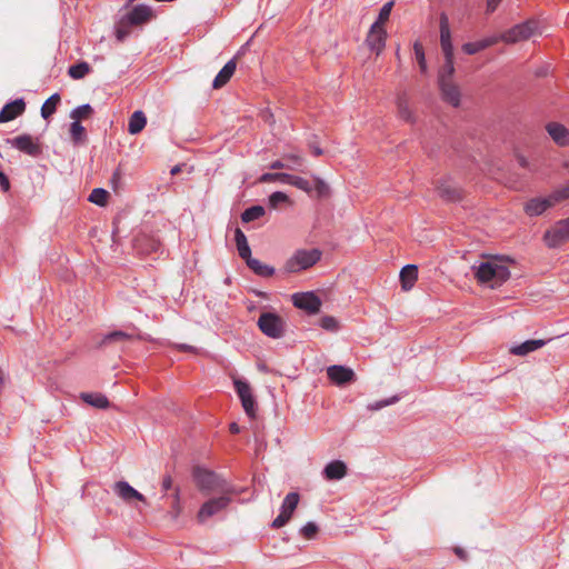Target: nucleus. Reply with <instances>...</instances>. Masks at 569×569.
Returning <instances> with one entry per match:
<instances>
[{"instance_id":"nucleus-1","label":"nucleus","mask_w":569,"mask_h":569,"mask_svg":"<svg viewBox=\"0 0 569 569\" xmlns=\"http://www.w3.org/2000/svg\"><path fill=\"white\" fill-rule=\"evenodd\" d=\"M196 486L201 492H219L223 495H236L238 491L224 478L217 472L203 467H196L192 471Z\"/></svg>"},{"instance_id":"nucleus-2","label":"nucleus","mask_w":569,"mask_h":569,"mask_svg":"<svg viewBox=\"0 0 569 569\" xmlns=\"http://www.w3.org/2000/svg\"><path fill=\"white\" fill-rule=\"evenodd\" d=\"M475 276L479 282L488 283L490 288L495 289L510 278V270L496 261H485L477 267Z\"/></svg>"},{"instance_id":"nucleus-3","label":"nucleus","mask_w":569,"mask_h":569,"mask_svg":"<svg viewBox=\"0 0 569 569\" xmlns=\"http://www.w3.org/2000/svg\"><path fill=\"white\" fill-rule=\"evenodd\" d=\"M322 252L319 249H300L290 257L284 264L289 273H297L315 266L321 259Z\"/></svg>"},{"instance_id":"nucleus-4","label":"nucleus","mask_w":569,"mask_h":569,"mask_svg":"<svg viewBox=\"0 0 569 569\" xmlns=\"http://www.w3.org/2000/svg\"><path fill=\"white\" fill-rule=\"evenodd\" d=\"M6 143L32 158H39L42 154L40 138L32 137L29 133H22L14 138H7Z\"/></svg>"},{"instance_id":"nucleus-5","label":"nucleus","mask_w":569,"mask_h":569,"mask_svg":"<svg viewBox=\"0 0 569 569\" xmlns=\"http://www.w3.org/2000/svg\"><path fill=\"white\" fill-rule=\"evenodd\" d=\"M258 327L263 335L272 339H279L284 335V322L280 316L273 312L261 313Z\"/></svg>"},{"instance_id":"nucleus-6","label":"nucleus","mask_w":569,"mask_h":569,"mask_svg":"<svg viewBox=\"0 0 569 569\" xmlns=\"http://www.w3.org/2000/svg\"><path fill=\"white\" fill-rule=\"evenodd\" d=\"M231 495L221 493L220 497L211 498L202 503L200 507L197 519L200 523L206 522L209 518L216 516L224 510L231 502Z\"/></svg>"},{"instance_id":"nucleus-7","label":"nucleus","mask_w":569,"mask_h":569,"mask_svg":"<svg viewBox=\"0 0 569 569\" xmlns=\"http://www.w3.org/2000/svg\"><path fill=\"white\" fill-rule=\"evenodd\" d=\"M543 240L549 248H558L569 241V218L557 221L545 232Z\"/></svg>"},{"instance_id":"nucleus-8","label":"nucleus","mask_w":569,"mask_h":569,"mask_svg":"<svg viewBox=\"0 0 569 569\" xmlns=\"http://www.w3.org/2000/svg\"><path fill=\"white\" fill-rule=\"evenodd\" d=\"M234 389L240 398L241 406L249 418H254L257 415V401L252 395L250 385L241 379H236Z\"/></svg>"},{"instance_id":"nucleus-9","label":"nucleus","mask_w":569,"mask_h":569,"mask_svg":"<svg viewBox=\"0 0 569 569\" xmlns=\"http://www.w3.org/2000/svg\"><path fill=\"white\" fill-rule=\"evenodd\" d=\"M538 23L533 20H528L522 23L516 24L511 29H509L503 36L502 39L506 42H518L522 40L529 39L535 34L537 30Z\"/></svg>"},{"instance_id":"nucleus-10","label":"nucleus","mask_w":569,"mask_h":569,"mask_svg":"<svg viewBox=\"0 0 569 569\" xmlns=\"http://www.w3.org/2000/svg\"><path fill=\"white\" fill-rule=\"evenodd\" d=\"M299 493L298 492H289L280 508V513L277 516V518L272 521V527L276 529H279L283 527L291 518L295 509L297 508L299 503Z\"/></svg>"},{"instance_id":"nucleus-11","label":"nucleus","mask_w":569,"mask_h":569,"mask_svg":"<svg viewBox=\"0 0 569 569\" xmlns=\"http://www.w3.org/2000/svg\"><path fill=\"white\" fill-rule=\"evenodd\" d=\"M123 23L139 27L148 23L153 18L152 8L148 4H137L129 12L122 16Z\"/></svg>"},{"instance_id":"nucleus-12","label":"nucleus","mask_w":569,"mask_h":569,"mask_svg":"<svg viewBox=\"0 0 569 569\" xmlns=\"http://www.w3.org/2000/svg\"><path fill=\"white\" fill-rule=\"evenodd\" d=\"M292 302L296 308L305 310L310 315L319 312L322 303L321 299L312 291L295 293Z\"/></svg>"},{"instance_id":"nucleus-13","label":"nucleus","mask_w":569,"mask_h":569,"mask_svg":"<svg viewBox=\"0 0 569 569\" xmlns=\"http://www.w3.org/2000/svg\"><path fill=\"white\" fill-rule=\"evenodd\" d=\"M144 337L140 333V331L131 326L130 330H114L109 333H106L100 342L101 346L123 342V341H132V340H143Z\"/></svg>"},{"instance_id":"nucleus-14","label":"nucleus","mask_w":569,"mask_h":569,"mask_svg":"<svg viewBox=\"0 0 569 569\" xmlns=\"http://www.w3.org/2000/svg\"><path fill=\"white\" fill-rule=\"evenodd\" d=\"M327 376L337 386H345L356 380L355 371L341 365L329 366Z\"/></svg>"},{"instance_id":"nucleus-15","label":"nucleus","mask_w":569,"mask_h":569,"mask_svg":"<svg viewBox=\"0 0 569 569\" xmlns=\"http://www.w3.org/2000/svg\"><path fill=\"white\" fill-rule=\"evenodd\" d=\"M437 192L447 202H456L461 199V189L450 178L438 181Z\"/></svg>"},{"instance_id":"nucleus-16","label":"nucleus","mask_w":569,"mask_h":569,"mask_svg":"<svg viewBox=\"0 0 569 569\" xmlns=\"http://www.w3.org/2000/svg\"><path fill=\"white\" fill-rule=\"evenodd\" d=\"M440 27V44L445 57L453 56V46L451 42V31L449 27V19L445 12L439 17Z\"/></svg>"},{"instance_id":"nucleus-17","label":"nucleus","mask_w":569,"mask_h":569,"mask_svg":"<svg viewBox=\"0 0 569 569\" xmlns=\"http://www.w3.org/2000/svg\"><path fill=\"white\" fill-rule=\"evenodd\" d=\"M113 491L126 502H131L132 500L146 502V497L124 480L117 481L113 485Z\"/></svg>"},{"instance_id":"nucleus-18","label":"nucleus","mask_w":569,"mask_h":569,"mask_svg":"<svg viewBox=\"0 0 569 569\" xmlns=\"http://www.w3.org/2000/svg\"><path fill=\"white\" fill-rule=\"evenodd\" d=\"M386 31L382 27H378V23H373L370 27V31L367 37V44L371 51L379 54L386 46Z\"/></svg>"},{"instance_id":"nucleus-19","label":"nucleus","mask_w":569,"mask_h":569,"mask_svg":"<svg viewBox=\"0 0 569 569\" xmlns=\"http://www.w3.org/2000/svg\"><path fill=\"white\" fill-rule=\"evenodd\" d=\"M26 110V102L23 98L16 99L8 102L0 110V123L9 122L17 117L21 116Z\"/></svg>"},{"instance_id":"nucleus-20","label":"nucleus","mask_w":569,"mask_h":569,"mask_svg":"<svg viewBox=\"0 0 569 569\" xmlns=\"http://www.w3.org/2000/svg\"><path fill=\"white\" fill-rule=\"evenodd\" d=\"M161 247L160 240L153 236L141 234L134 239V248L142 254L158 252Z\"/></svg>"},{"instance_id":"nucleus-21","label":"nucleus","mask_w":569,"mask_h":569,"mask_svg":"<svg viewBox=\"0 0 569 569\" xmlns=\"http://www.w3.org/2000/svg\"><path fill=\"white\" fill-rule=\"evenodd\" d=\"M551 139L560 147L569 146V130L561 123L550 122L546 127Z\"/></svg>"},{"instance_id":"nucleus-22","label":"nucleus","mask_w":569,"mask_h":569,"mask_svg":"<svg viewBox=\"0 0 569 569\" xmlns=\"http://www.w3.org/2000/svg\"><path fill=\"white\" fill-rule=\"evenodd\" d=\"M439 87L443 100L450 103L452 107H458L460 103L459 88L449 80H441V82H439Z\"/></svg>"},{"instance_id":"nucleus-23","label":"nucleus","mask_w":569,"mask_h":569,"mask_svg":"<svg viewBox=\"0 0 569 569\" xmlns=\"http://www.w3.org/2000/svg\"><path fill=\"white\" fill-rule=\"evenodd\" d=\"M303 164V158L297 153L286 154L283 160H274L269 164L271 170H296Z\"/></svg>"},{"instance_id":"nucleus-24","label":"nucleus","mask_w":569,"mask_h":569,"mask_svg":"<svg viewBox=\"0 0 569 569\" xmlns=\"http://www.w3.org/2000/svg\"><path fill=\"white\" fill-rule=\"evenodd\" d=\"M327 480H340L347 475V466L341 460H332L325 467L322 471Z\"/></svg>"},{"instance_id":"nucleus-25","label":"nucleus","mask_w":569,"mask_h":569,"mask_svg":"<svg viewBox=\"0 0 569 569\" xmlns=\"http://www.w3.org/2000/svg\"><path fill=\"white\" fill-rule=\"evenodd\" d=\"M552 206L553 203L549 196L546 198H533L526 203L525 210L527 214L535 217L540 216Z\"/></svg>"},{"instance_id":"nucleus-26","label":"nucleus","mask_w":569,"mask_h":569,"mask_svg":"<svg viewBox=\"0 0 569 569\" xmlns=\"http://www.w3.org/2000/svg\"><path fill=\"white\" fill-rule=\"evenodd\" d=\"M548 340L530 339L519 345L511 347L510 352L516 356H526L546 346Z\"/></svg>"},{"instance_id":"nucleus-27","label":"nucleus","mask_w":569,"mask_h":569,"mask_svg":"<svg viewBox=\"0 0 569 569\" xmlns=\"http://www.w3.org/2000/svg\"><path fill=\"white\" fill-rule=\"evenodd\" d=\"M237 68V63L234 59L229 60L222 69L218 72L216 78L212 81L213 89L222 88L224 84L229 82L231 77L233 76Z\"/></svg>"},{"instance_id":"nucleus-28","label":"nucleus","mask_w":569,"mask_h":569,"mask_svg":"<svg viewBox=\"0 0 569 569\" xmlns=\"http://www.w3.org/2000/svg\"><path fill=\"white\" fill-rule=\"evenodd\" d=\"M399 277H400L401 288L405 291L410 290L418 279L417 266L416 264H407V266L402 267Z\"/></svg>"},{"instance_id":"nucleus-29","label":"nucleus","mask_w":569,"mask_h":569,"mask_svg":"<svg viewBox=\"0 0 569 569\" xmlns=\"http://www.w3.org/2000/svg\"><path fill=\"white\" fill-rule=\"evenodd\" d=\"M234 241L237 246L238 253L240 258L248 262V259H251V249L248 243L247 237L240 228L234 230Z\"/></svg>"},{"instance_id":"nucleus-30","label":"nucleus","mask_w":569,"mask_h":569,"mask_svg":"<svg viewBox=\"0 0 569 569\" xmlns=\"http://www.w3.org/2000/svg\"><path fill=\"white\" fill-rule=\"evenodd\" d=\"M497 42L496 37L485 38L475 42H467L462 46V50L467 54H476L481 50H485Z\"/></svg>"},{"instance_id":"nucleus-31","label":"nucleus","mask_w":569,"mask_h":569,"mask_svg":"<svg viewBox=\"0 0 569 569\" xmlns=\"http://www.w3.org/2000/svg\"><path fill=\"white\" fill-rule=\"evenodd\" d=\"M80 398L86 403L98 409H107L110 406L108 398L100 392H82Z\"/></svg>"},{"instance_id":"nucleus-32","label":"nucleus","mask_w":569,"mask_h":569,"mask_svg":"<svg viewBox=\"0 0 569 569\" xmlns=\"http://www.w3.org/2000/svg\"><path fill=\"white\" fill-rule=\"evenodd\" d=\"M247 266L257 276L262 277V278L272 277L276 272V269L273 267L262 263L260 260H258L256 258L248 259Z\"/></svg>"},{"instance_id":"nucleus-33","label":"nucleus","mask_w":569,"mask_h":569,"mask_svg":"<svg viewBox=\"0 0 569 569\" xmlns=\"http://www.w3.org/2000/svg\"><path fill=\"white\" fill-rule=\"evenodd\" d=\"M147 124V117L141 110L134 111L128 123V131L130 134H137L143 130Z\"/></svg>"},{"instance_id":"nucleus-34","label":"nucleus","mask_w":569,"mask_h":569,"mask_svg":"<svg viewBox=\"0 0 569 569\" xmlns=\"http://www.w3.org/2000/svg\"><path fill=\"white\" fill-rule=\"evenodd\" d=\"M60 102L59 93L50 96L41 107V117L48 120L57 110V106Z\"/></svg>"},{"instance_id":"nucleus-35","label":"nucleus","mask_w":569,"mask_h":569,"mask_svg":"<svg viewBox=\"0 0 569 569\" xmlns=\"http://www.w3.org/2000/svg\"><path fill=\"white\" fill-rule=\"evenodd\" d=\"M91 71V67L88 62L81 61L69 67L68 74L70 78L79 80L84 78Z\"/></svg>"},{"instance_id":"nucleus-36","label":"nucleus","mask_w":569,"mask_h":569,"mask_svg":"<svg viewBox=\"0 0 569 569\" xmlns=\"http://www.w3.org/2000/svg\"><path fill=\"white\" fill-rule=\"evenodd\" d=\"M291 174L286 172H264L262 173L258 181L261 183H270V182H281L289 184Z\"/></svg>"},{"instance_id":"nucleus-37","label":"nucleus","mask_w":569,"mask_h":569,"mask_svg":"<svg viewBox=\"0 0 569 569\" xmlns=\"http://www.w3.org/2000/svg\"><path fill=\"white\" fill-rule=\"evenodd\" d=\"M264 213H266V210L262 206H260V204L251 206V207L247 208L241 213V220L244 223H249L251 221L260 219L261 217L264 216Z\"/></svg>"},{"instance_id":"nucleus-38","label":"nucleus","mask_w":569,"mask_h":569,"mask_svg":"<svg viewBox=\"0 0 569 569\" xmlns=\"http://www.w3.org/2000/svg\"><path fill=\"white\" fill-rule=\"evenodd\" d=\"M70 137L74 144L84 142L87 139L86 129L79 121H73L70 124Z\"/></svg>"},{"instance_id":"nucleus-39","label":"nucleus","mask_w":569,"mask_h":569,"mask_svg":"<svg viewBox=\"0 0 569 569\" xmlns=\"http://www.w3.org/2000/svg\"><path fill=\"white\" fill-rule=\"evenodd\" d=\"M315 184L312 186V196L317 199H325L330 196V187L319 177H315Z\"/></svg>"},{"instance_id":"nucleus-40","label":"nucleus","mask_w":569,"mask_h":569,"mask_svg":"<svg viewBox=\"0 0 569 569\" xmlns=\"http://www.w3.org/2000/svg\"><path fill=\"white\" fill-rule=\"evenodd\" d=\"M453 73H455L453 56L445 57V63H443L441 70L439 71L438 82H441V80L451 81Z\"/></svg>"},{"instance_id":"nucleus-41","label":"nucleus","mask_w":569,"mask_h":569,"mask_svg":"<svg viewBox=\"0 0 569 569\" xmlns=\"http://www.w3.org/2000/svg\"><path fill=\"white\" fill-rule=\"evenodd\" d=\"M108 197H109V193L106 189L94 188L91 191L88 200L97 206L104 207L107 204Z\"/></svg>"},{"instance_id":"nucleus-42","label":"nucleus","mask_w":569,"mask_h":569,"mask_svg":"<svg viewBox=\"0 0 569 569\" xmlns=\"http://www.w3.org/2000/svg\"><path fill=\"white\" fill-rule=\"evenodd\" d=\"M93 113V108L89 103H83L81 106H78L70 112V118L73 119V121H81V119H84Z\"/></svg>"},{"instance_id":"nucleus-43","label":"nucleus","mask_w":569,"mask_h":569,"mask_svg":"<svg viewBox=\"0 0 569 569\" xmlns=\"http://www.w3.org/2000/svg\"><path fill=\"white\" fill-rule=\"evenodd\" d=\"M289 184L305 191L309 196H312L311 182L302 177L291 174Z\"/></svg>"},{"instance_id":"nucleus-44","label":"nucleus","mask_w":569,"mask_h":569,"mask_svg":"<svg viewBox=\"0 0 569 569\" xmlns=\"http://www.w3.org/2000/svg\"><path fill=\"white\" fill-rule=\"evenodd\" d=\"M132 26L123 23V17H121L116 27H114V34L118 41H124L129 34H130V28Z\"/></svg>"},{"instance_id":"nucleus-45","label":"nucleus","mask_w":569,"mask_h":569,"mask_svg":"<svg viewBox=\"0 0 569 569\" xmlns=\"http://www.w3.org/2000/svg\"><path fill=\"white\" fill-rule=\"evenodd\" d=\"M289 201V197L282 191H274L269 196L268 202L270 208L277 209L281 203Z\"/></svg>"},{"instance_id":"nucleus-46","label":"nucleus","mask_w":569,"mask_h":569,"mask_svg":"<svg viewBox=\"0 0 569 569\" xmlns=\"http://www.w3.org/2000/svg\"><path fill=\"white\" fill-rule=\"evenodd\" d=\"M319 326L327 331L336 332L339 329V322L338 320L332 316H323L320 321Z\"/></svg>"},{"instance_id":"nucleus-47","label":"nucleus","mask_w":569,"mask_h":569,"mask_svg":"<svg viewBox=\"0 0 569 569\" xmlns=\"http://www.w3.org/2000/svg\"><path fill=\"white\" fill-rule=\"evenodd\" d=\"M413 51H415V56H416V59L418 61L421 72H426L427 63H426L425 50H423L422 44L419 41H416L413 43Z\"/></svg>"},{"instance_id":"nucleus-48","label":"nucleus","mask_w":569,"mask_h":569,"mask_svg":"<svg viewBox=\"0 0 569 569\" xmlns=\"http://www.w3.org/2000/svg\"><path fill=\"white\" fill-rule=\"evenodd\" d=\"M392 7H393V2L392 1L386 2L381 7V9L379 11V14H378V19L375 22V23H378V27H381V24L385 23L389 19L391 10H392Z\"/></svg>"},{"instance_id":"nucleus-49","label":"nucleus","mask_w":569,"mask_h":569,"mask_svg":"<svg viewBox=\"0 0 569 569\" xmlns=\"http://www.w3.org/2000/svg\"><path fill=\"white\" fill-rule=\"evenodd\" d=\"M553 206L565 199H569V183L562 188H559L549 194Z\"/></svg>"},{"instance_id":"nucleus-50","label":"nucleus","mask_w":569,"mask_h":569,"mask_svg":"<svg viewBox=\"0 0 569 569\" xmlns=\"http://www.w3.org/2000/svg\"><path fill=\"white\" fill-rule=\"evenodd\" d=\"M110 183H111V187H112V189L114 191L122 187V183H123V172H122L120 167H118L113 171V173H112V176L110 178Z\"/></svg>"},{"instance_id":"nucleus-51","label":"nucleus","mask_w":569,"mask_h":569,"mask_svg":"<svg viewBox=\"0 0 569 569\" xmlns=\"http://www.w3.org/2000/svg\"><path fill=\"white\" fill-rule=\"evenodd\" d=\"M397 401H399V397L398 396H393V397H390L388 399H383V400H379V401H376L373 403H370L368 406V408L370 410H375L376 411V410H380V409H382V408H385L387 406L393 405Z\"/></svg>"},{"instance_id":"nucleus-52","label":"nucleus","mask_w":569,"mask_h":569,"mask_svg":"<svg viewBox=\"0 0 569 569\" xmlns=\"http://www.w3.org/2000/svg\"><path fill=\"white\" fill-rule=\"evenodd\" d=\"M300 532L306 539H312L318 532V526L315 522L309 521L301 528Z\"/></svg>"},{"instance_id":"nucleus-53","label":"nucleus","mask_w":569,"mask_h":569,"mask_svg":"<svg viewBox=\"0 0 569 569\" xmlns=\"http://www.w3.org/2000/svg\"><path fill=\"white\" fill-rule=\"evenodd\" d=\"M398 110H399L400 117L403 120H406V121H410L411 120V112H410L407 103L402 99L398 100Z\"/></svg>"},{"instance_id":"nucleus-54","label":"nucleus","mask_w":569,"mask_h":569,"mask_svg":"<svg viewBox=\"0 0 569 569\" xmlns=\"http://www.w3.org/2000/svg\"><path fill=\"white\" fill-rule=\"evenodd\" d=\"M174 348L182 352H193L196 353L198 350L196 347L187 345V343H176Z\"/></svg>"},{"instance_id":"nucleus-55","label":"nucleus","mask_w":569,"mask_h":569,"mask_svg":"<svg viewBox=\"0 0 569 569\" xmlns=\"http://www.w3.org/2000/svg\"><path fill=\"white\" fill-rule=\"evenodd\" d=\"M0 188L3 191H8L10 189V181L7 174L0 170Z\"/></svg>"},{"instance_id":"nucleus-56","label":"nucleus","mask_w":569,"mask_h":569,"mask_svg":"<svg viewBox=\"0 0 569 569\" xmlns=\"http://www.w3.org/2000/svg\"><path fill=\"white\" fill-rule=\"evenodd\" d=\"M162 491L167 492L172 488V478L170 475H166L161 481Z\"/></svg>"},{"instance_id":"nucleus-57","label":"nucleus","mask_w":569,"mask_h":569,"mask_svg":"<svg viewBox=\"0 0 569 569\" xmlns=\"http://www.w3.org/2000/svg\"><path fill=\"white\" fill-rule=\"evenodd\" d=\"M500 2L501 0H487V12H493Z\"/></svg>"},{"instance_id":"nucleus-58","label":"nucleus","mask_w":569,"mask_h":569,"mask_svg":"<svg viewBox=\"0 0 569 569\" xmlns=\"http://www.w3.org/2000/svg\"><path fill=\"white\" fill-rule=\"evenodd\" d=\"M455 553L461 559V560H467V552L460 548V547H456L455 548Z\"/></svg>"},{"instance_id":"nucleus-59","label":"nucleus","mask_w":569,"mask_h":569,"mask_svg":"<svg viewBox=\"0 0 569 569\" xmlns=\"http://www.w3.org/2000/svg\"><path fill=\"white\" fill-rule=\"evenodd\" d=\"M311 151H312V154L316 156V157H319L322 154V149L318 146H311Z\"/></svg>"},{"instance_id":"nucleus-60","label":"nucleus","mask_w":569,"mask_h":569,"mask_svg":"<svg viewBox=\"0 0 569 569\" xmlns=\"http://www.w3.org/2000/svg\"><path fill=\"white\" fill-rule=\"evenodd\" d=\"M229 430H230L231 433H239L240 432V427L238 426V423L232 422L229 426Z\"/></svg>"},{"instance_id":"nucleus-61","label":"nucleus","mask_w":569,"mask_h":569,"mask_svg":"<svg viewBox=\"0 0 569 569\" xmlns=\"http://www.w3.org/2000/svg\"><path fill=\"white\" fill-rule=\"evenodd\" d=\"M518 160H519V164L521 167H523V168L527 167L528 163H527V160L523 157H519Z\"/></svg>"},{"instance_id":"nucleus-62","label":"nucleus","mask_w":569,"mask_h":569,"mask_svg":"<svg viewBox=\"0 0 569 569\" xmlns=\"http://www.w3.org/2000/svg\"><path fill=\"white\" fill-rule=\"evenodd\" d=\"M174 499L177 502L179 501V488H176L174 490Z\"/></svg>"},{"instance_id":"nucleus-63","label":"nucleus","mask_w":569,"mask_h":569,"mask_svg":"<svg viewBox=\"0 0 569 569\" xmlns=\"http://www.w3.org/2000/svg\"><path fill=\"white\" fill-rule=\"evenodd\" d=\"M136 0H127L124 8L130 7Z\"/></svg>"},{"instance_id":"nucleus-64","label":"nucleus","mask_w":569,"mask_h":569,"mask_svg":"<svg viewBox=\"0 0 569 569\" xmlns=\"http://www.w3.org/2000/svg\"><path fill=\"white\" fill-rule=\"evenodd\" d=\"M180 171L179 167H174L172 170H171V173L172 174H176Z\"/></svg>"}]
</instances>
